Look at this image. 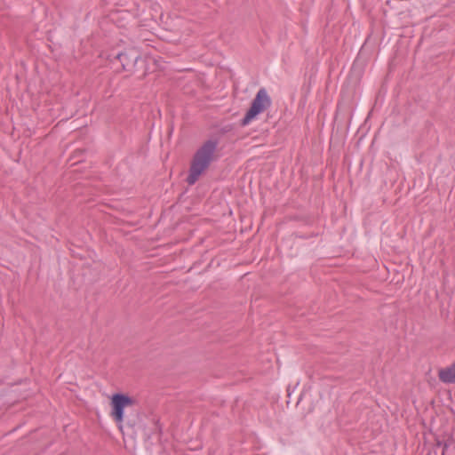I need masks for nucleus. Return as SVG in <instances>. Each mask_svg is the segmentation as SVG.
Here are the masks:
<instances>
[{
  "instance_id": "f257e3e1",
  "label": "nucleus",
  "mask_w": 455,
  "mask_h": 455,
  "mask_svg": "<svg viewBox=\"0 0 455 455\" xmlns=\"http://www.w3.org/2000/svg\"><path fill=\"white\" fill-rule=\"evenodd\" d=\"M218 142L209 140L205 141L195 153L189 168L187 181L189 185L195 184L200 176L209 168L215 158Z\"/></svg>"
},
{
  "instance_id": "39448f33",
  "label": "nucleus",
  "mask_w": 455,
  "mask_h": 455,
  "mask_svg": "<svg viewBox=\"0 0 455 455\" xmlns=\"http://www.w3.org/2000/svg\"><path fill=\"white\" fill-rule=\"evenodd\" d=\"M138 57L139 56L137 54H135L134 52H129V53L122 52V53H118L116 56V58L120 60L124 68H125L126 67H129V66H132L137 61Z\"/></svg>"
},
{
  "instance_id": "7ed1b4c3",
  "label": "nucleus",
  "mask_w": 455,
  "mask_h": 455,
  "mask_svg": "<svg viewBox=\"0 0 455 455\" xmlns=\"http://www.w3.org/2000/svg\"><path fill=\"white\" fill-rule=\"evenodd\" d=\"M136 404V400L125 394H114L111 396V417L118 423L122 424L124 419V409Z\"/></svg>"
},
{
  "instance_id": "f03ea898",
  "label": "nucleus",
  "mask_w": 455,
  "mask_h": 455,
  "mask_svg": "<svg viewBox=\"0 0 455 455\" xmlns=\"http://www.w3.org/2000/svg\"><path fill=\"white\" fill-rule=\"evenodd\" d=\"M271 105V99L267 94L266 89L261 88L257 92L255 98L251 102V106L246 112L244 117L242 119V125H248L252 119H254L259 114L265 111Z\"/></svg>"
},
{
  "instance_id": "20e7f679",
  "label": "nucleus",
  "mask_w": 455,
  "mask_h": 455,
  "mask_svg": "<svg viewBox=\"0 0 455 455\" xmlns=\"http://www.w3.org/2000/svg\"><path fill=\"white\" fill-rule=\"evenodd\" d=\"M438 377L443 383H455V363H452L449 367L441 369L438 372Z\"/></svg>"
}]
</instances>
